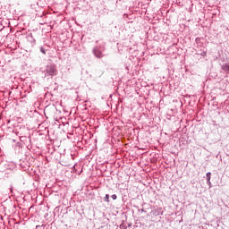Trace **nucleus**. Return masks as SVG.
I'll use <instances>...</instances> for the list:
<instances>
[{
    "label": "nucleus",
    "instance_id": "6",
    "mask_svg": "<svg viewBox=\"0 0 229 229\" xmlns=\"http://www.w3.org/2000/svg\"><path fill=\"white\" fill-rule=\"evenodd\" d=\"M41 51H42V53H44V55H46V52L44 50L41 49Z\"/></svg>",
    "mask_w": 229,
    "mask_h": 229
},
{
    "label": "nucleus",
    "instance_id": "3",
    "mask_svg": "<svg viewBox=\"0 0 229 229\" xmlns=\"http://www.w3.org/2000/svg\"><path fill=\"white\" fill-rule=\"evenodd\" d=\"M211 174H211L210 172H208V173L206 174L208 182H210V175H211Z\"/></svg>",
    "mask_w": 229,
    "mask_h": 229
},
{
    "label": "nucleus",
    "instance_id": "1",
    "mask_svg": "<svg viewBox=\"0 0 229 229\" xmlns=\"http://www.w3.org/2000/svg\"><path fill=\"white\" fill-rule=\"evenodd\" d=\"M47 72L49 76H55L56 75V66L50 65L47 67Z\"/></svg>",
    "mask_w": 229,
    "mask_h": 229
},
{
    "label": "nucleus",
    "instance_id": "4",
    "mask_svg": "<svg viewBox=\"0 0 229 229\" xmlns=\"http://www.w3.org/2000/svg\"><path fill=\"white\" fill-rule=\"evenodd\" d=\"M105 199H106V201H108V199H110V195L106 194Z\"/></svg>",
    "mask_w": 229,
    "mask_h": 229
},
{
    "label": "nucleus",
    "instance_id": "2",
    "mask_svg": "<svg viewBox=\"0 0 229 229\" xmlns=\"http://www.w3.org/2000/svg\"><path fill=\"white\" fill-rule=\"evenodd\" d=\"M222 68H223V71L229 73V64L223 65Z\"/></svg>",
    "mask_w": 229,
    "mask_h": 229
},
{
    "label": "nucleus",
    "instance_id": "5",
    "mask_svg": "<svg viewBox=\"0 0 229 229\" xmlns=\"http://www.w3.org/2000/svg\"><path fill=\"white\" fill-rule=\"evenodd\" d=\"M113 199H117V195H112Z\"/></svg>",
    "mask_w": 229,
    "mask_h": 229
}]
</instances>
